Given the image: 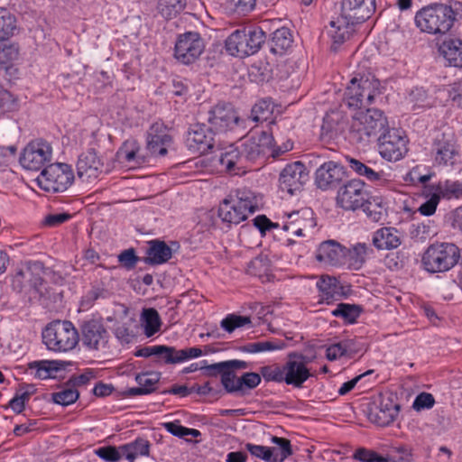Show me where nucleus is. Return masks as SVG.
Listing matches in <instances>:
<instances>
[{
  "mask_svg": "<svg viewBox=\"0 0 462 462\" xmlns=\"http://www.w3.org/2000/svg\"><path fill=\"white\" fill-rule=\"evenodd\" d=\"M109 334L102 322L89 319L81 326V340L83 346L91 351L104 350L108 343Z\"/></svg>",
  "mask_w": 462,
  "mask_h": 462,
  "instance_id": "obj_14",
  "label": "nucleus"
},
{
  "mask_svg": "<svg viewBox=\"0 0 462 462\" xmlns=\"http://www.w3.org/2000/svg\"><path fill=\"white\" fill-rule=\"evenodd\" d=\"M245 448L253 457L265 462H271L270 447L247 443Z\"/></svg>",
  "mask_w": 462,
  "mask_h": 462,
  "instance_id": "obj_59",
  "label": "nucleus"
},
{
  "mask_svg": "<svg viewBox=\"0 0 462 462\" xmlns=\"http://www.w3.org/2000/svg\"><path fill=\"white\" fill-rule=\"evenodd\" d=\"M163 428L173 436L188 439V437L197 438L201 435L200 431L196 429H189L180 425L179 420L164 422Z\"/></svg>",
  "mask_w": 462,
  "mask_h": 462,
  "instance_id": "obj_49",
  "label": "nucleus"
},
{
  "mask_svg": "<svg viewBox=\"0 0 462 462\" xmlns=\"http://www.w3.org/2000/svg\"><path fill=\"white\" fill-rule=\"evenodd\" d=\"M456 20V13L452 6L433 3L421 8L415 16V22L421 31L433 34L448 32Z\"/></svg>",
  "mask_w": 462,
  "mask_h": 462,
  "instance_id": "obj_3",
  "label": "nucleus"
},
{
  "mask_svg": "<svg viewBox=\"0 0 462 462\" xmlns=\"http://www.w3.org/2000/svg\"><path fill=\"white\" fill-rule=\"evenodd\" d=\"M296 70L293 69V73H295L294 79H291V88H299L302 79L305 77L307 72L308 64L304 59H300L295 62Z\"/></svg>",
  "mask_w": 462,
  "mask_h": 462,
  "instance_id": "obj_63",
  "label": "nucleus"
},
{
  "mask_svg": "<svg viewBox=\"0 0 462 462\" xmlns=\"http://www.w3.org/2000/svg\"><path fill=\"white\" fill-rule=\"evenodd\" d=\"M180 3L181 2H159L157 8L162 17L165 19H171L181 9L182 6Z\"/></svg>",
  "mask_w": 462,
  "mask_h": 462,
  "instance_id": "obj_61",
  "label": "nucleus"
},
{
  "mask_svg": "<svg viewBox=\"0 0 462 462\" xmlns=\"http://www.w3.org/2000/svg\"><path fill=\"white\" fill-rule=\"evenodd\" d=\"M205 49V43L197 32H186L177 37L174 46V58L184 65L199 60Z\"/></svg>",
  "mask_w": 462,
  "mask_h": 462,
  "instance_id": "obj_9",
  "label": "nucleus"
},
{
  "mask_svg": "<svg viewBox=\"0 0 462 462\" xmlns=\"http://www.w3.org/2000/svg\"><path fill=\"white\" fill-rule=\"evenodd\" d=\"M365 203L364 211L373 222H380L385 219L387 210L381 199L380 201L379 199H366Z\"/></svg>",
  "mask_w": 462,
  "mask_h": 462,
  "instance_id": "obj_45",
  "label": "nucleus"
},
{
  "mask_svg": "<svg viewBox=\"0 0 462 462\" xmlns=\"http://www.w3.org/2000/svg\"><path fill=\"white\" fill-rule=\"evenodd\" d=\"M316 225L313 211L310 208H303L298 211L291 212V228L297 236H302L305 229H310Z\"/></svg>",
  "mask_w": 462,
  "mask_h": 462,
  "instance_id": "obj_31",
  "label": "nucleus"
},
{
  "mask_svg": "<svg viewBox=\"0 0 462 462\" xmlns=\"http://www.w3.org/2000/svg\"><path fill=\"white\" fill-rule=\"evenodd\" d=\"M150 441L144 438H137L134 441L121 446L124 457L134 462L139 457H148L150 454Z\"/></svg>",
  "mask_w": 462,
  "mask_h": 462,
  "instance_id": "obj_32",
  "label": "nucleus"
},
{
  "mask_svg": "<svg viewBox=\"0 0 462 462\" xmlns=\"http://www.w3.org/2000/svg\"><path fill=\"white\" fill-rule=\"evenodd\" d=\"M388 462H412V448L408 445L393 447L387 456Z\"/></svg>",
  "mask_w": 462,
  "mask_h": 462,
  "instance_id": "obj_54",
  "label": "nucleus"
},
{
  "mask_svg": "<svg viewBox=\"0 0 462 462\" xmlns=\"http://www.w3.org/2000/svg\"><path fill=\"white\" fill-rule=\"evenodd\" d=\"M404 236L394 227H382L374 232L373 245L378 250H393L399 247Z\"/></svg>",
  "mask_w": 462,
  "mask_h": 462,
  "instance_id": "obj_29",
  "label": "nucleus"
},
{
  "mask_svg": "<svg viewBox=\"0 0 462 462\" xmlns=\"http://www.w3.org/2000/svg\"><path fill=\"white\" fill-rule=\"evenodd\" d=\"M346 257V248L335 240L322 242L316 254V258L319 262L330 265L342 264Z\"/></svg>",
  "mask_w": 462,
  "mask_h": 462,
  "instance_id": "obj_25",
  "label": "nucleus"
},
{
  "mask_svg": "<svg viewBox=\"0 0 462 462\" xmlns=\"http://www.w3.org/2000/svg\"><path fill=\"white\" fill-rule=\"evenodd\" d=\"M376 2H340L341 14L355 26L364 23L375 11Z\"/></svg>",
  "mask_w": 462,
  "mask_h": 462,
  "instance_id": "obj_24",
  "label": "nucleus"
},
{
  "mask_svg": "<svg viewBox=\"0 0 462 462\" xmlns=\"http://www.w3.org/2000/svg\"><path fill=\"white\" fill-rule=\"evenodd\" d=\"M317 287L321 293L322 300L327 303L338 300L341 295L342 286L335 277L321 276L317 282Z\"/></svg>",
  "mask_w": 462,
  "mask_h": 462,
  "instance_id": "obj_35",
  "label": "nucleus"
},
{
  "mask_svg": "<svg viewBox=\"0 0 462 462\" xmlns=\"http://www.w3.org/2000/svg\"><path fill=\"white\" fill-rule=\"evenodd\" d=\"M368 246L365 243H357L352 248H346L349 266L354 270H359L365 262Z\"/></svg>",
  "mask_w": 462,
  "mask_h": 462,
  "instance_id": "obj_43",
  "label": "nucleus"
},
{
  "mask_svg": "<svg viewBox=\"0 0 462 462\" xmlns=\"http://www.w3.org/2000/svg\"><path fill=\"white\" fill-rule=\"evenodd\" d=\"M355 32V26L341 14L332 20L327 27V33L331 40V51L337 52L340 46L350 40Z\"/></svg>",
  "mask_w": 462,
  "mask_h": 462,
  "instance_id": "obj_20",
  "label": "nucleus"
},
{
  "mask_svg": "<svg viewBox=\"0 0 462 462\" xmlns=\"http://www.w3.org/2000/svg\"><path fill=\"white\" fill-rule=\"evenodd\" d=\"M172 256V251L164 242L152 240L147 250L145 262L151 264H162L168 262Z\"/></svg>",
  "mask_w": 462,
  "mask_h": 462,
  "instance_id": "obj_33",
  "label": "nucleus"
},
{
  "mask_svg": "<svg viewBox=\"0 0 462 462\" xmlns=\"http://www.w3.org/2000/svg\"><path fill=\"white\" fill-rule=\"evenodd\" d=\"M159 380V373L147 372L139 374L135 377L138 387L130 388L128 392L132 396L148 394L155 390Z\"/></svg>",
  "mask_w": 462,
  "mask_h": 462,
  "instance_id": "obj_34",
  "label": "nucleus"
},
{
  "mask_svg": "<svg viewBox=\"0 0 462 462\" xmlns=\"http://www.w3.org/2000/svg\"><path fill=\"white\" fill-rule=\"evenodd\" d=\"M65 368L66 362L60 360H39L28 364L29 374L40 380L54 378L59 371Z\"/></svg>",
  "mask_w": 462,
  "mask_h": 462,
  "instance_id": "obj_28",
  "label": "nucleus"
},
{
  "mask_svg": "<svg viewBox=\"0 0 462 462\" xmlns=\"http://www.w3.org/2000/svg\"><path fill=\"white\" fill-rule=\"evenodd\" d=\"M79 397V393L73 386H67L59 392L53 393L52 401L60 405L68 406L74 403Z\"/></svg>",
  "mask_w": 462,
  "mask_h": 462,
  "instance_id": "obj_51",
  "label": "nucleus"
},
{
  "mask_svg": "<svg viewBox=\"0 0 462 462\" xmlns=\"http://www.w3.org/2000/svg\"><path fill=\"white\" fill-rule=\"evenodd\" d=\"M18 107L17 99L14 96L0 87V109L3 112H11Z\"/></svg>",
  "mask_w": 462,
  "mask_h": 462,
  "instance_id": "obj_58",
  "label": "nucleus"
},
{
  "mask_svg": "<svg viewBox=\"0 0 462 462\" xmlns=\"http://www.w3.org/2000/svg\"><path fill=\"white\" fill-rule=\"evenodd\" d=\"M79 335L69 320H57L49 324L42 331V342L53 352H69L78 345Z\"/></svg>",
  "mask_w": 462,
  "mask_h": 462,
  "instance_id": "obj_5",
  "label": "nucleus"
},
{
  "mask_svg": "<svg viewBox=\"0 0 462 462\" xmlns=\"http://www.w3.org/2000/svg\"><path fill=\"white\" fill-rule=\"evenodd\" d=\"M77 170L79 179L92 182L104 172V163L96 151L89 149L79 156Z\"/></svg>",
  "mask_w": 462,
  "mask_h": 462,
  "instance_id": "obj_18",
  "label": "nucleus"
},
{
  "mask_svg": "<svg viewBox=\"0 0 462 462\" xmlns=\"http://www.w3.org/2000/svg\"><path fill=\"white\" fill-rule=\"evenodd\" d=\"M441 196L435 188L434 193L431 195V197L422 203L420 207L419 208V211L423 216H431L435 213L437 206L439 202Z\"/></svg>",
  "mask_w": 462,
  "mask_h": 462,
  "instance_id": "obj_60",
  "label": "nucleus"
},
{
  "mask_svg": "<svg viewBox=\"0 0 462 462\" xmlns=\"http://www.w3.org/2000/svg\"><path fill=\"white\" fill-rule=\"evenodd\" d=\"M117 158L123 163L131 166L144 162V156L140 153V147L134 140L126 141L117 152Z\"/></svg>",
  "mask_w": 462,
  "mask_h": 462,
  "instance_id": "obj_36",
  "label": "nucleus"
},
{
  "mask_svg": "<svg viewBox=\"0 0 462 462\" xmlns=\"http://www.w3.org/2000/svg\"><path fill=\"white\" fill-rule=\"evenodd\" d=\"M310 359L296 352H291V385L300 388L303 383L314 376V374L307 367Z\"/></svg>",
  "mask_w": 462,
  "mask_h": 462,
  "instance_id": "obj_27",
  "label": "nucleus"
},
{
  "mask_svg": "<svg viewBox=\"0 0 462 462\" xmlns=\"http://www.w3.org/2000/svg\"><path fill=\"white\" fill-rule=\"evenodd\" d=\"M380 87V81L374 77H355L345 91V103L354 109L365 108L382 95Z\"/></svg>",
  "mask_w": 462,
  "mask_h": 462,
  "instance_id": "obj_7",
  "label": "nucleus"
},
{
  "mask_svg": "<svg viewBox=\"0 0 462 462\" xmlns=\"http://www.w3.org/2000/svg\"><path fill=\"white\" fill-rule=\"evenodd\" d=\"M436 189L442 198L448 199L462 197V181L447 180L444 183H439Z\"/></svg>",
  "mask_w": 462,
  "mask_h": 462,
  "instance_id": "obj_53",
  "label": "nucleus"
},
{
  "mask_svg": "<svg viewBox=\"0 0 462 462\" xmlns=\"http://www.w3.org/2000/svg\"><path fill=\"white\" fill-rule=\"evenodd\" d=\"M343 177L344 171L341 166L334 162H327L316 171L315 182L319 189L326 190L336 188Z\"/></svg>",
  "mask_w": 462,
  "mask_h": 462,
  "instance_id": "obj_23",
  "label": "nucleus"
},
{
  "mask_svg": "<svg viewBox=\"0 0 462 462\" xmlns=\"http://www.w3.org/2000/svg\"><path fill=\"white\" fill-rule=\"evenodd\" d=\"M434 403H435V400L431 393H421L415 398L412 407L416 411H420L423 409L431 408L434 405Z\"/></svg>",
  "mask_w": 462,
  "mask_h": 462,
  "instance_id": "obj_64",
  "label": "nucleus"
},
{
  "mask_svg": "<svg viewBox=\"0 0 462 462\" xmlns=\"http://www.w3.org/2000/svg\"><path fill=\"white\" fill-rule=\"evenodd\" d=\"M310 180V170L304 161L291 162V195L296 190H300Z\"/></svg>",
  "mask_w": 462,
  "mask_h": 462,
  "instance_id": "obj_37",
  "label": "nucleus"
},
{
  "mask_svg": "<svg viewBox=\"0 0 462 462\" xmlns=\"http://www.w3.org/2000/svg\"><path fill=\"white\" fill-rule=\"evenodd\" d=\"M140 320L146 337H152L162 326V320L158 311L153 308L143 309Z\"/></svg>",
  "mask_w": 462,
  "mask_h": 462,
  "instance_id": "obj_40",
  "label": "nucleus"
},
{
  "mask_svg": "<svg viewBox=\"0 0 462 462\" xmlns=\"http://www.w3.org/2000/svg\"><path fill=\"white\" fill-rule=\"evenodd\" d=\"M284 344L279 345L273 341H258L245 344L240 347V350L245 353L256 354L261 352L281 349L282 348Z\"/></svg>",
  "mask_w": 462,
  "mask_h": 462,
  "instance_id": "obj_52",
  "label": "nucleus"
},
{
  "mask_svg": "<svg viewBox=\"0 0 462 462\" xmlns=\"http://www.w3.org/2000/svg\"><path fill=\"white\" fill-rule=\"evenodd\" d=\"M221 374V383L225 389L229 393H236L241 391L240 377H236L231 370L217 371Z\"/></svg>",
  "mask_w": 462,
  "mask_h": 462,
  "instance_id": "obj_55",
  "label": "nucleus"
},
{
  "mask_svg": "<svg viewBox=\"0 0 462 462\" xmlns=\"http://www.w3.org/2000/svg\"><path fill=\"white\" fill-rule=\"evenodd\" d=\"M388 128L387 117L382 110L367 108L352 116L348 138L354 144L365 147L373 137L377 138Z\"/></svg>",
  "mask_w": 462,
  "mask_h": 462,
  "instance_id": "obj_1",
  "label": "nucleus"
},
{
  "mask_svg": "<svg viewBox=\"0 0 462 462\" xmlns=\"http://www.w3.org/2000/svg\"><path fill=\"white\" fill-rule=\"evenodd\" d=\"M52 158L51 143L42 139L30 142L23 151L20 163L29 171H39Z\"/></svg>",
  "mask_w": 462,
  "mask_h": 462,
  "instance_id": "obj_10",
  "label": "nucleus"
},
{
  "mask_svg": "<svg viewBox=\"0 0 462 462\" xmlns=\"http://www.w3.org/2000/svg\"><path fill=\"white\" fill-rule=\"evenodd\" d=\"M159 356L165 364H180L189 359L199 357L203 355L199 347H189L183 349H176L173 346H159Z\"/></svg>",
  "mask_w": 462,
  "mask_h": 462,
  "instance_id": "obj_26",
  "label": "nucleus"
},
{
  "mask_svg": "<svg viewBox=\"0 0 462 462\" xmlns=\"http://www.w3.org/2000/svg\"><path fill=\"white\" fill-rule=\"evenodd\" d=\"M212 129L205 125H190L186 134V145L193 152L205 153L214 146Z\"/></svg>",
  "mask_w": 462,
  "mask_h": 462,
  "instance_id": "obj_17",
  "label": "nucleus"
},
{
  "mask_svg": "<svg viewBox=\"0 0 462 462\" xmlns=\"http://www.w3.org/2000/svg\"><path fill=\"white\" fill-rule=\"evenodd\" d=\"M410 100L420 107L430 106L431 105L427 91L422 88H416L411 90L410 93Z\"/></svg>",
  "mask_w": 462,
  "mask_h": 462,
  "instance_id": "obj_62",
  "label": "nucleus"
},
{
  "mask_svg": "<svg viewBox=\"0 0 462 462\" xmlns=\"http://www.w3.org/2000/svg\"><path fill=\"white\" fill-rule=\"evenodd\" d=\"M219 163L230 174H245L249 168L243 156L240 147L231 144L226 147L220 153Z\"/></svg>",
  "mask_w": 462,
  "mask_h": 462,
  "instance_id": "obj_21",
  "label": "nucleus"
},
{
  "mask_svg": "<svg viewBox=\"0 0 462 462\" xmlns=\"http://www.w3.org/2000/svg\"><path fill=\"white\" fill-rule=\"evenodd\" d=\"M459 259L460 250L455 244L434 243L425 250L421 264L428 273H445L452 269Z\"/></svg>",
  "mask_w": 462,
  "mask_h": 462,
  "instance_id": "obj_4",
  "label": "nucleus"
},
{
  "mask_svg": "<svg viewBox=\"0 0 462 462\" xmlns=\"http://www.w3.org/2000/svg\"><path fill=\"white\" fill-rule=\"evenodd\" d=\"M147 151L152 156H164L172 143L168 127L161 121L153 123L147 133Z\"/></svg>",
  "mask_w": 462,
  "mask_h": 462,
  "instance_id": "obj_16",
  "label": "nucleus"
},
{
  "mask_svg": "<svg viewBox=\"0 0 462 462\" xmlns=\"http://www.w3.org/2000/svg\"><path fill=\"white\" fill-rule=\"evenodd\" d=\"M238 116L229 104H217L208 111V121L216 133H226L238 123Z\"/></svg>",
  "mask_w": 462,
  "mask_h": 462,
  "instance_id": "obj_15",
  "label": "nucleus"
},
{
  "mask_svg": "<svg viewBox=\"0 0 462 462\" xmlns=\"http://www.w3.org/2000/svg\"><path fill=\"white\" fill-rule=\"evenodd\" d=\"M400 406L391 398L380 396L377 400L369 403L366 409L368 420L381 427L390 425L396 419Z\"/></svg>",
  "mask_w": 462,
  "mask_h": 462,
  "instance_id": "obj_13",
  "label": "nucleus"
},
{
  "mask_svg": "<svg viewBox=\"0 0 462 462\" xmlns=\"http://www.w3.org/2000/svg\"><path fill=\"white\" fill-rule=\"evenodd\" d=\"M366 190L364 181L353 179L339 188L337 203L346 210H356L366 202Z\"/></svg>",
  "mask_w": 462,
  "mask_h": 462,
  "instance_id": "obj_12",
  "label": "nucleus"
},
{
  "mask_svg": "<svg viewBox=\"0 0 462 462\" xmlns=\"http://www.w3.org/2000/svg\"><path fill=\"white\" fill-rule=\"evenodd\" d=\"M16 29L15 16L7 9L0 7V39L13 36Z\"/></svg>",
  "mask_w": 462,
  "mask_h": 462,
  "instance_id": "obj_42",
  "label": "nucleus"
},
{
  "mask_svg": "<svg viewBox=\"0 0 462 462\" xmlns=\"http://www.w3.org/2000/svg\"><path fill=\"white\" fill-rule=\"evenodd\" d=\"M261 374L266 381L285 382L289 384V363L282 370L278 365H267L261 369Z\"/></svg>",
  "mask_w": 462,
  "mask_h": 462,
  "instance_id": "obj_46",
  "label": "nucleus"
},
{
  "mask_svg": "<svg viewBox=\"0 0 462 462\" xmlns=\"http://www.w3.org/2000/svg\"><path fill=\"white\" fill-rule=\"evenodd\" d=\"M96 455L106 462H117L123 457L121 446L118 448L113 446L101 447L95 450Z\"/></svg>",
  "mask_w": 462,
  "mask_h": 462,
  "instance_id": "obj_56",
  "label": "nucleus"
},
{
  "mask_svg": "<svg viewBox=\"0 0 462 462\" xmlns=\"http://www.w3.org/2000/svg\"><path fill=\"white\" fill-rule=\"evenodd\" d=\"M377 141L380 155L389 162L399 161L407 152V141L397 129L388 128L377 137Z\"/></svg>",
  "mask_w": 462,
  "mask_h": 462,
  "instance_id": "obj_11",
  "label": "nucleus"
},
{
  "mask_svg": "<svg viewBox=\"0 0 462 462\" xmlns=\"http://www.w3.org/2000/svg\"><path fill=\"white\" fill-rule=\"evenodd\" d=\"M289 50V29L282 27L277 29L273 32L271 51L273 55H275L278 59H284V61L287 60V52Z\"/></svg>",
  "mask_w": 462,
  "mask_h": 462,
  "instance_id": "obj_39",
  "label": "nucleus"
},
{
  "mask_svg": "<svg viewBox=\"0 0 462 462\" xmlns=\"http://www.w3.org/2000/svg\"><path fill=\"white\" fill-rule=\"evenodd\" d=\"M439 50L449 66L462 68V41L460 39H445Z\"/></svg>",
  "mask_w": 462,
  "mask_h": 462,
  "instance_id": "obj_30",
  "label": "nucleus"
},
{
  "mask_svg": "<svg viewBox=\"0 0 462 462\" xmlns=\"http://www.w3.org/2000/svg\"><path fill=\"white\" fill-rule=\"evenodd\" d=\"M353 457L360 462H388L387 457L380 456L375 451L364 448L356 449Z\"/></svg>",
  "mask_w": 462,
  "mask_h": 462,
  "instance_id": "obj_57",
  "label": "nucleus"
},
{
  "mask_svg": "<svg viewBox=\"0 0 462 462\" xmlns=\"http://www.w3.org/2000/svg\"><path fill=\"white\" fill-rule=\"evenodd\" d=\"M272 441L277 446L270 447L271 462H283L289 456V440L273 437Z\"/></svg>",
  "mask_w": 462,
  "mask_h": 462,
  "instance_id": "obj_50",
  "label": "nucleus"
},
{
  "mask_svg": "<svg viewBox=\"0 0 462 462\" xmlns=\"http://www.w3.org/2000/svg\"><path fill=\"white\" fill-rule=\"evenodd\" d=\"M251 324V319L247 316L228 314L221 321L220 327L227 333L234 332L236 328Z\"/></svg>",
  "mask_w": 462,
  "mask_h": 462,
  "instance_id": "obj_48",
  "label": "nucleus"
},
{
  "mask_svg": "<svg viewBox=\"0 0 462 462\" xmlns=\"http://www.w3.org/2000/svg\"><path fill=\"white\" fill-rule=\"evenodd\" d=\"M273 137L263 132L259 136H252L245 140L240 145L246 164L254 162L261 156H264L272 148Z\"/></svg>",
  "mask_w": 462,
  "mask_h": 462,
  "instance_id": "obj_19",
  "label": "nucleus"
},
{
  "mask_svg": "<svg viewBox=\"0 0 462 462\" xmlns=\"http://www.w3.org/2000/svg\"><path fill=\"white\" fill-rule=\"evenodd\" d=\"M435 163L439 166L453 165L457 150L453 140L441 134L434 139L431 150Z\"/></svg>",
  "mask_w": 462,
  "mask_h": 462,
  "instance_id": "obj_22",
  "label": "nucleus"
},
{
  "mask_svg": "<svg viewBox=\"0 0 462 462\" xmlns=\"http://www.w3.org/2000/svg\"><path fill=\"white\" fill-rule=\"evenodd\" d=\"M362 308L356 304L339 303L332 314L335 317H341L348 323L356 322V319L360 316Z\"/></svg>",
  "mask_w": 462,
  "mask_h": 462,
  "instance_id": "obj_44",
  "label": "nucleus"
},
{
  "mask_svg": "<svg viewBox=\"0 0 462 462\" xmlns=\"http://www.w3.org/2000/svg\"><path fill=\"white\" fill-rule=\"evenodd\" d=\"M348 167L360 176L365 177L371 181H376L381 180V174L374 171L372 168L368 167L362 162L354 158H346Z\"/></svg>",
  "mask_w": 462,
  "mask_h": 462,
  "instance_id": "obj_47",
  "label": "nucleus"
},
{
  "mask_svg": "<svg viewBox=\"0 0 462 462\" xmlns=\"http://www.w3.org/2000/svg\"><path fill=\"white\" fill-rule=\"evenodd\" d=\"M20 47L15 42L0 39V69H8L18 60Z\"/></svg>",
  "mask_w": 462,
  "mask_h": 462,
  "instance_id": "obj_38",
  "label": "nucleus"
},
{
  "mask_svg": "<svg viewBox=\"0 0 462 462\" xmlns=\"http://www.w3.org/2000/svg\"><path fill=\"white\" fill-rule=\"evenodd\" d=\"M257 208V198L251 190L237 189L220 203L218 217L225 223L237 225L245 220L248 215L254 213Z\"/></svg>",
  "mask_w": 462,
  "mask_h": 462,
  "instance_id": "obj_2",
  "label": "nucleus"
},
{
  "mask_svg": "<svg viewBox=\"0 0 462 462\" xmlns=\"http://www.w3.org/2000/svg\"><path fill=\"white\" fill-rule=\"evenodd\" d=\"M273 104L269 99H262L254 104L251 110L250 118L256 123L267 122L272 118Z\"/></svg>",
  "mask_w": 462,
  "mask_h": 462,
  "instance_id": "obj_41",
  "label": "nucleus"
},
{
  "mask_svg": "<svg viewBox=\"0 0 462 462\" xmlns=\"http://www.w3.org/2000/svg\"><path fill=\"white\" fill-rule=\"evenodd\" d=\"M266 40L260 27L236 30L226 40V51L236 57H248L259 51Z\"/></svg>",
  "mask_w": 462,
  "mask_h": 462,
  "instance_id": "obj_6",
  "label": "nucleus"
},
{
  "mask_svg": "<svg viewBox=\"0 0 462 462\" xmlns=\"http://www.w3.org/2000/svg\"><path fill=\"white\" fill-rule=\"evenodd\" d=\"M72 167L67 163H52L42 170L37 177L39 187L48 192H63L74 181Z\"/></svg>",
  "mask_w": 462,
  "mask_h": 462,
  "instance_id": "obj_8",
  "label": "nucleus"
}]
</instances>
